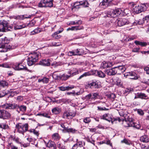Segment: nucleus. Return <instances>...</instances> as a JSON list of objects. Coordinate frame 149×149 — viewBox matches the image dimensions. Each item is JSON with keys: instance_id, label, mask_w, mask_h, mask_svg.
I'll use <instances>...</instances> for the list:
<instances>
[{"instance_id": "1", "label": "nucleus", "mask_w": 149, "mask_h": 149, "mask_svg": "<svg viewBox=\"0 0 149 149\" xmlns=\"http://www.w3.org/2000/svg\"><path fill=\"white\" fill-rule=\"evenodd\" d=\"M11 40V38L6 37L0 38V52H6L8 50L14 49L16 47V46L8 45Z\"/></svg>"}, {"instance_id": "2", "label": "nucleus", "mask_w": 149, "mask_h": 149, "mask_svg": "<svg viewBox=\"0 0 149 149\" xmlns=\"http://www.w3.org/2000/svg\"><path fill=\"white\" fill-rule=\"evenodd\" d=\"M25 24L9 25L7 21L3 20L0 22V32H6L10 31L13 27L15 30L19 29L25 27Z\"/></svg>"}, {"instance_id": "3", "label": "nucleus", "mask_w": 149, "mask_h": 149, "mask_svg": "<svg viewBox=\"0 0 149 149\" xmlns=\"http://www.w3.org/2000/svg\"><path fill=\"white\" fill-rule=\"evenodd\" d=\"M40 56V53L39 52H34L29 54L27 59L28 65L31 66L34 64Z\"/></svg>"}, {"instance_id": "4", "label": "nucleus", "mask_w": 149, "mask_h": 149, "mask_svg": "<svg viewBox=\"0 0 149 149\" xmlns=\"http://www.w3.org/2000/svg\"><path fill=\"white\" fill-rule=\"evenodd\" d=\"M148 7V5L147 3H144L139 6L134 4L133 3H132L131 8L134 12L136 13H139L145 11L147 9Z\"/></svg>"}, {"instance_id": "5", "label": "nucleus", "mask_w": 149, "mask_h": 149, "mask_svg": "<svg viewBox=\"0 0 149 149\" xmlns=\"http://www.w3.org/2000/svg\"><path fill=\"white\" fill-rule=\"evenodd\" d=\"M121 13V10L119 8L111 9L110 11H108L106 15L109 17H115L120 15Z\"/></svg>"}, {"instance_id": "6", "label": "nucleus", "mask_w": 149, "mask_h": 149, "mask_svg": "<svg viewBox=\"0 0 149 149\" xmlns=\"http://www.w3.org/2000/svg\"><path fill=\"white\" fill-rule=\"evenodd\" d=\"M16 130L19 133L23 134L24 133L28 130V125L27 123L22 124L19 123L16 125Z\"/></svg>"}, {"instance_id": "7", "label": "nucleus", "mask_w": 149, "mask_h": 149, "mask_svg": "<svg viewBox=\"0 0 149 149\" xmlns=\"http://www.w3.org/2000/svg\"><path fill=\"white\" fill-rule=\"evenodd\" d=\"M113 0H103L102 2L100 3V5L102 7L105 8L107 7L113 5H117L119 3L120 1H117L115 3L112 2Z\"/></svg>"}, {"instance_id": "8", "label": "nucleus", "mask_w": 149, "mask_h": 149, "mask_svg": "<svg viewBox=\"0 0 149 149\" xmlns=\"http://www.w3.org/2000/svg\"><path fill=\"white\" fill-rule=\"evenodd\" d=\"M123 124L125 127H133L137 129H139L141 127L139 123L134 122L132 120L125 121L124 122Z\"/></svg>"}, {"instance_id": "9", "label": "nucleus", "mask_w": 149, "mask_h": 149, "mask_svg": "<svg viewBox=\"0 0 149 149\" xmlns=\"http://www.w3.org/2000/svg\"><path fill=\"white\" fill-rule=\"evenodd\" d=\"M53 0H41L39 3L38 6L39 7H52L53 6Z\"/></svg>"}, {"instance_id": "10", "label": "nucleus", "mask_w": 149, "mask_h": 149, "mask_svg": "<svg viewBox=\"0 0 149 149\" xmlns=\"http://www.w3.org/2000/svg\"><path fill=\"white\" fill-rule=\"evenodd\" d=\"M115 26H121L129 24V21L124 18H118L115 21Z\"/></svg>"}, {"instance_id": "11", "label": "nucleus", "mask_w": 149, "mask_h": 149, "mask_svg": "<svg viewBox=\"0 0 149 149\" xmlns=\"http://www.w3.org/2000/svg\"><path fill=\"white\" fill-rule=\"evenodd\" d=\"M68 74H64L61 76V78L65 80L70 77H72L78 74V72L75 71L74 70H69L68 72Z\"/></svg>"}, {"instance_id": "12", "label": "nucleus", "mask_w": 149, "mask_h": 149, "mask_svg": "<svg viewBox=\"0 0 149 149\" xmlns=\"http://www.w3.org/2000/svg\"><path fill=\"white\" fill-rule=\"evenodd\" d=\"M99 81L96 79H93L87 84V86L91 88H98L100 85Z\"/></svg>"}, {"instance_id": "13", "label": "nucleus", "mask_w": 149, "mask_h": 149, "mask_svg": "<svg viewBox=\"0 0 149 149\" xmlns=\"http://www.w3.org/2000/svg\"><path fill=\"white\" fill-rule=\"evenodd\" d=\"M76 113L74 112H72L66 111L64 112L62 117L63 118L66 119H71L74 117Z\"/></svg>"}, {"instance_id": "14", "label": "nucleus", "mask_w": 149, "mask_h": 149, "mask_svg": "<svg viewBox=\"0 0 149 149\" xmlns=\"http://www.w3.org/2000/svg\"><path fill=\"white\" fill-rule=\"evenodd\" d=\"M13 68L15 70H26L27 69L26 65H23L22 63H16L12 65Z\"/></svg>"}, {"instance_id": "15", "label": "nucleus", "mask_w": 149, "mask_h": 149, "mask_svg": "<svg viewBox=\"0 0 149 149\" xmlns=\"http://www.w3.org/2000/svg\"><path fill=\"white\" fill-rule=\"evenodd\" d=\"M110 82L112 85H116L121 86L122 85L121 80L120 78L116 77H114L110 80Z\"/></svg>"}, {"instance_id": "16", "label": "nucleus", "mask_w": 149, "mask_h": 149, "mask_svg": "<svg viewBox=\"0 0 149 149\" xmlns=\"http://www.w3.org/2000/svg\"><path fill=\"white\" fill-rule=\"evenodd\" d=\"M11 115L8 112L4 110H0V118L8 119L10 117Z\"/></svg>"}, {"instance_id": "17", "label": "nucleus", "mask_w": 149, "mask_h": 149, "mask_svg": "<svg viewBox=\"0 0 149 149\" xmlns=\"http://www.w3.org/2000/svg\"><path fill=\"white\" fill-rule=\"evenodd\" d=\"M2 107L6 109L13 110L17 109V105L15 103H6L2 105Z\"/></svg>"}, {"instance_id": "18", "label": "nucleus", "mask_w": 149, "mask_h": 149, "mask_svg": "<svg viewBox=\"0 0 149 149\" xmlns=\"http://www.w3.org/2000/svg\"><path fill=\"white\" fill-rule=\"evenodd\" d=\"M135 95L134 99L139 98L142 99L147 100L149 98L148 96L144 93H137L135 94Z\"/></svg>"}, {"instance_id": "19", "label": "nucleus", "mask_w": 149, "mask_h": 149, "mask_svg": "<svg viewBox=\"0 0 149 149\" xmlns=\"http://www.w3.org/2000/svg\"><path fill=\"white\" fill-rule=\"evenodd\" d=\"M114 68L115 70L117 71V73L118 74H120L124 72L126 69L125 66L123 65H118Z\"/></svg>"}, {"instance_id": "20", "label": "nucleus", "mask_w": 149, "mask_h": 149, "mask_svg": "<svg viewBox=\"0 0 149 149\" xmlns=\"http://www.w3.org/2000/svg\"><path fill=\"white\" fill-rule=\"evenodd\" d=\"M113 63L110 62L104 61L101 63L100 67L103 68H110L113 65Z\"/></svg>"}, {"instance_id": "21", "label": "nucleus", "mask_w": 149, "mask_h": 149, "mask_svg": "<svg viewBox=\"0 0 149 149\" xmlns=\"http://www.w3.org/2000/svg\"><path fill=\"white\" fill-rule=\"evenodd\" d=\"M51 60L49 59H43L39 62V64L44 66H48L50 65Z\"/></svg>"}, {"instance_id": "22", "label": "nucleus", "mask_w": 149, "mask_h": 149, "mask_svg": "<svg viewBox=\"0 0 149 149\" xmlns=\"http://www.w3.org/2000/svg\"><path fill=\"white\" fill-rule=\"evenodd\" d=\"M80 50V49H77L75 50L69 51L68 53V55L69 56L80 55V54H79Z\"/></svg>"}, {"instance_id": "23", "label": "nucleus", "mask_w": 149, "mask_h": 149, "mask_svg": "<svg viewBox=\"0 0 149 149\" xmlns=\"http://www.w3.org/2000/svg\"><path fill=\"white\" fill-rule=\"evenodd\" d=\"M26 110V106L24 105H21L20 106L17 105V107L16 111L18 113H19L20 111L25 112Z\"/></svg>"}, {"instance_id": "24", "label": "nucleus", "mask_w": 149, "mask_h": 149, "mask_svg": "<svg viewBox=\"0 0 149 149\" xmlns=\"http://www.w3.org/2000/svg\"><path fill=\"white\" fill-rule=\"evenodd\" d=\"M106 73L108 75L111 76L117 73V71L115 70L114 68L113 67L111 69L107 70Z\"/></svg>"}, {"instance_id": "25", "label": "nucleus", "mask_w": 149, "mask_h": 149, "mask_svg": "<svg viewBox=\"0 0 149 149\" xmlns=\"http://www.w3.org/2000/svg\"><path fill=\"white\" fill-rule=\"evenodd\" d=\"M52 77L55 79H61V74L58 71L54 72L52 75Z\"/></svg>"}, {"instance_id": "26", "label": "nucleus", "mask_w": 149, "mask_h": 149, "mask_svg": "<svg viewBox=\"0 0 149 149\" xmlns=\"http://www.w3.org/2000/svg\"><path fill=\"white\" fill-rule=\"evenodd\" d=\"M141 141L144 143H147L149 141L148 138L146 135H144L141 136L140 139Z\"/></svg>"}, {"instance_id": "27", "label": "nucleus", "mask_w": 149, "mask_h": 149, "mask_svg": "<svg viewBox=\"0 0 149 149\" xmlns=\"http://www.w3.org/2000/svg\"><path fill=\"white\" fill-rule=\"evenodd\" d=\"M52 111L53 113L55 114H57L60 113L61 112V110L60 108L56 107L52 109Z\"/></svg>"}, {"instance_id": "28", "label": "nucleus", "mask_w": 149, "mask_h": 149, "mask_svg": "<svg viewBox=\"0 0 149 149\" xmlns=\"http://www.w3.org/2000/svg\"><path fill=\"white\" fill-rule=\"evenodd\" d=\"M7 149H18V147L14 145L12 143H9L7 146Z\"/></svg>"}, {"instance_id": "29", "label": "nucleus", "mask_w": 149, "mask_h": 149, "mask_svg": "<svg viewBox=\"0 0 149 149\" xmlns=\"http://www.w3.org/2000/svg\"><path fill=\"white\" fill-rule=\"evenodd\" d=\"M134 43L137 45H140L142 47H144L147 45V43L145 42H142L137 40L134 41Z\"/></svg>"}, {"instance_id": "30", "label": "nucleus", "mask_w": 149, "mask_h": 149, "mask_svg": "<svg viewBox=\"0 0 149 149\" xmlns=\"http://www.w3.org/2000/svg\"><path fill=\"white\" fill-rule=\"evenodd\" d=\"M42 30V29L40 28H36L31 32V34L33 35L37 34L41 32Z\"/></svg>"}, {"instance_id": "31", "label": "nucleus", "mask_w": 149, "mask_h": 149, "mask_svg": "<svg viewBox=\"0 0 149 149\" xmlns=\"http://www.w3.org/2000/svg\"><path fill=\"white\" fill-rule=\"evenodd\" d=\"M52 137L54 140L56 141L60 139V137L58 133H55L53 134Z\"/></svg>"}, {"instance_id": "32", "label": "nucleus", "mask_w": 149, "mask_h": 149, "mask_svg": "<svg viewBox=\"0 0 149 149\" xmlns=\"http://www.w3.org/2000/svg\"><path fill=\"white\" fill-rule=\"evenodd\" d=\"M76 142L78 146H79L80 147H84V146H85V142L84 141H78V139H77L76 140Z\"/></svg>"}, {"instance_id": "33", "label": "nucleus", "mask_w": 149, "mask_h": 149, "mask_svg": "<svg viewBox=\"0 0 149 149\" xmlns=\"http://www.w3.org/2000/svg\"><path fill=\"white\" fill-rule=\"evenodd\" d=\"M77 131L75 129L72 128H65V132H71L72 133H75Z\"/></svg>"}, {"instance_id": "34", "label": "nucleus", "mask_w": 149, "mask_h": 149, "mask_svg": "<svg viewBox=\"0 0 149 149\" xmlns=\"http://www.w3.org/2000/svg\"><path fill=\"white\" fill-rule=\"evenodd\" d=\"M105 120L109 122L111 121L112 124L113 123V122L114 121V120H113V119L112 118V116L109 114H107V117L106 118Z\"/></svg>"}, {"instance_id": "35", "label": "nucleus", "mask_w": 149, "mask_h": 149, "mask_svg": "<svg viewBox=\"0 0 149 149\" xmlns=\"http://www.w3.org/2000/svg\"><path fill=\"white\" fill-rule=\"evenodd\" d=\"M57 146L59 149H66L65 146L60 141L57 143Z\"/></svg>"}, {"instance_id": "36", "label": "nucleus", "mask_w": 149, "mask_h": 149, "mask_svg": "<svg viewBox=\"0 0 149 149\" xmlns=\"http://www.w3.org/2000/svg\"><path fill=\"white\" fill-rule=\"evenodd\" d=\"M49 81V79L46 77H44L42 79H38V82H42L44 83H47Z\"/></svg>"}, {"instance_id": "37", "label": "nucleus", "mask_w": 149, "mask_h": 149, "mask_svg": "<svg viewBox=\"0 0 149 149\" xmlns=\"http://www.w3.org/2000/svg\"><path fill=\"white\" fill-rule=\"evenodd\" d=\"M55 145V143L54 142L49 141L47 144L46 146L47 147L49 148H51L54 147Z\"/></svg>"}, {"instance_id": "38", "label": "nucleus", "mask_w": 149, "mask_h": 149, "mask_svg": "<svg viewBox=\"0 0 149 149\" xmlns=\"http://www.w3.org/2000/svg\"><path fill=\"white\" fill-rule=\"evenodd\" d=\"M97 73L98 76L100 77L104 78L105 76L104 73L101 71H97Z\"/></svg>"}, {"instance_id": "39", "label": "nucleus", "mask_w": 149, "mask_h": 149, "mask_svg": "<svg viewBox=\"0 0 149 149\" xmlns=\"http://www.w3.org/2000/svg\"><path fill=\"white\" fill-rule=\"evenodd\" d=\"M8 126L7 124L5 123H0V128L3 129H8Z\"/></svg>"}, {"instance_id": "40", "label": "nucleus", "mask_w": 149, "mask_h": 149, "mask_svg": "<svg viewBox=\"0 0 149 149\" xmlns=\"http://www.w3.org/2000/svg\"><path fill=\"white\" fill-rule=\"evenodd\" d=\"M121 142L122 143H124L125 144L129 145L132 144V142L131 141L126 139H125L121 141Z\"/></svg>"}, {"instance_id": "41", "label": "nucleus", "mask_w": 149, "mask_h": 149, "mask_svg": "<svg viewBox=\"0 0 149 149\" xmlns=\"http://www.w3.org/2000/svg\"><path fill=\"white\" fill-rule=\"evenodd\" d=\"M143 23L142 20L141 19L135 20L134 22L133 23L134 25H137L138 24L141 25Z\"/></svg>"}, {"instance_id": "42", "label": "nucleus", "mask_w": 149, "mask_h": 149, "mask_svg": "<svg viewBox=\"0 0 149 149\" xmlns=\"http://www.w3.org/2000/svg\"><path fill=\"white\" fill-rule=\"evenodd\" d=\"M8 83L5 81H2L0 82V86L3 87L8 86Z\"/></svg>"}, {"instance_id": "43", "label": "nucleus", "mask_w": 149, "mask_h": 149, "mask_svg": "<svg viewBox=\"0 0 149 149\" xmlns=\"http://www.w3.org/2000/svg\"><path fill=\"white\" fill-rule=\"evenodd\" d=\"M59 33H58L57 31L55 32L54 34H53L52 35V36L53 38L55 39H58L60 38L61 36L60 35H58V34Z\"/></svg>"}, {"instance_id": "44", "label": "nucleus", "mask_w": 149, "mask_h": 149, "mask_svg": "<svg viewBox=\"0 0 149 149\" xmlns=\"http://www.w3.org/2000/svg\"><path fill=\"white\" fill-rule=\"evenodd\" d=\"M26 139L28 141L31 143L32 144H34V143H35V141L36 140V139H33L30 136L27 138Z\"/></svg>"}, {"instance_id": "45", "label": "nucleus", "mask_w": 149, "mask_h": 149, "mask_svg": "<svg viewBox=\"0 0 149 149\" xmlns=\"http://www.w3.org/2000/svg\"><path fill=\"white\" fill-rule=\"evenodd\" d=\"M37 115L39 116H42L48 118H50V116L49 114L46 113H39Z\"/></svg>"}, {"instance_id": "46", "label": "nucleus", "mask_w": 149, "mask_h": 149, "mask_svg": "<svg viewBox=\"0 0 149 149\" xmlns=\"http://www.w3.org/2000/svg\"><path fill=\"white\" fill-rule=\"evenodd\" d=\"M73 31H77L78 30H80L83 29L84 27L83 26H73Z\"/></svg>"}, {"instance_id": "47", "label": "nucleus", "mask_w": 149, "mask_h": 149, "mask_svg": "<svg viewBox=\"0 0 149 149\" xmlns=\"http://www.w3.org/2000/svg\"><path fill=\"white\" fill-rule=\"evenodd\" d=\"M79 3L80 5H83L84 7H86L88 6V4L86 1H80Z\"/></svg>"}, {"instance_id": "48", "label": "nucleus", "mask_w": 149, "mask_h": 149, "mask_svg": "<svg viewBox=\"0 0 149 149\" xmlns=\"http://www.w3.org/2000/svg\"><path fill=\"white\" fill-rule=\"evenodd\" d=\"M134 74H135V72H127L125 73L124 74V76L125 77H129L131 75H134Z\"/></svg>"}, {"instance_id": "49", "label": "nucleus", "mask_w": 149, "mask_h": 149, "mask_svg": "<svg viewBox=\"0 0 149 149\" xmlns=\"http://www.w3.org/2000/svg\"><path fill=\"white\" fill-rule=\"evenodd\" d=\"M36 21L34 20H32L28 24V26L29 27H31L33 26L36 24Z\"/></svg>"}, {"instance_id": "50", "label": "nucleus", "mask_w": 149, "mask_h": 149, "mask_svg": "<svg viewBox=\"0 0 149 149\" xmlns=\"http://www.w3.org/2000/svg\"><path fill=\"white\" fill-rule=\"evenodd\" d=\"M66 91H68L72 90L75 87V86L73 85H69L68 86H65Z\"/></svg>"}, {"instance_id": "51", "label": "nucleus", "mask_w": 149, "mask_h": 149, "mask_svg": "<svg viewBox=\"0 0 149 149\" xmlns=\"http://www.w3.org/2000/svg\"><path fill=\"white\" fill-rule=\"evenodd\" d=\"M89 75H90V74L89 72H85V73H84V74H82V75H81L77 79L78 80L84 77H86V76H88Z\"/></svg>"}, {"instance_id": "52", "label": "nucleus", "mask_w": 149, "mask_h": 149, "mask_svg": "<svg viewBox=\"0 0 149 149\" xmlns=\"http://www.w3.org/2000/svg\"><path fill=\"white\" fill-rule=\"evenodd\" d=\"M138 78V77L137 76L135 72V74L134 75H131L129 77V79H136Z\"/></svg>"}, {"instance_id": "53", "label": "nucleus", "mask_w": 149, "mask_h": 149, "mask_svg": "<svg viewBox=\"0 0 149 149\" xmlns=\"http://www.w3.org/2000/svg\"><path fill=\"white\" fill-rule=\"evenodd\" d=\"M8 93H6V91L4 90L0 93V98L4 96L5 95L7 94Z\"/></svg>"}, {"instance_id": "54", "label": "nucleus", "mask_w": 149, "mask_h": 149, "mask_svg": "<svg viewBox=\"0 0 149 149\" xmlns=\"http://www.w3.org/2000/svg\"><path fill=\"white\" fill-rule=\"evenodd\" d=\"M13 140L17 143H18L21 144L22 143L21 141L19 138H14Z\"/></svg>"}, {"instance_id": "55", "label": "nucleus", "mask_w": 149, "mask_h": 149, "mask_svg": "<svg viewBox=\"0 0 149 149\" xmlns=\"http://www.w3.org/2000/svg\"><path fill=\"white\" fill-rule=\"evenodd\" d=\"M103 143H106L108 145H109L110 146L112 147V143H111L109 140H108L106 141H104L102 142Z\"/></svg>"}, {"instance_id": "56", "label": "nucleus", "mask_w": 149, "mask_h": 149, "mask_svg": "<svg viewBox=\"0 0 149 149\" xmlns=\"http://www.w3.org/2000/svg\"><path fill=\"white\" fill-rule=\"evenodd\" d=\"M91 119L89 118H86L84 120V122L86 123H88L91 121Z\"/></svg>"}, {"instance_id": "57", "label": "nucleus", "mask_w": 149, "mask_h": 149, "mask_svg": "<svg viewBox=\"0 0 149 149\" xmlns=\"http://www.w3.org/2000/svg\"><path fill=\"white\" fill-rule=\"evenodd\" d=\"M138 113L140 115H143L144 114L143 111L141 109H139L137 110Z\"/></svg>"}, {"instance_id": "58", "label": "nucleus", "mask_w": 149, "mask_h": 149, "mask_svg": "<svg viewBox=\"0 0 149 149\" xmlns=\"http://www.w3.org/2000/svg\"><path fill=\"white\" fill-rule=\"evenodd\" d=\"M107 117V114L105 113L100 116L101 119L106 120V118Z\"/></svg>"}, {"instance_id": "59", "label": "nucleus", "mask_w": 149, "mask_h": 149, "mask_svg": "<svg viewBox=\"0 0 149 149\" xmlns=\"http://www.w3.org/2000/svg\"><path fill=\"white\" fill-rule=\"evenodd\" d=\"M140 50L139 48H134L132 49V51L134 52H139Z\"/></svg>"}, {"instance_id": "60", "label": "nucleus", "mask_w": 149, "mask_h": 149, "mask_svg": "<svg viewBox=\"0 0 149 149\" xmlns=\"http://www.w3.org/2000/svg\"><path fill=\"white\" fill-rule=\"evenodd\" d=\"M58 88L59 89L62 91H66V87L63 86H61L60 87H58Z\"/></svg>"}, {"instance_id": "61", "label": "nucleus", "mask_w": 149, "mask_h": 149, "mask_svg": "<svg viewBox=\"0 0 149 149\" xmlns=\"http://www.w3.org/2000/svg\"><path fill=\"white\" fill-rule=\"evenodd\" d=\"M60 43H57L55 42H52V45L54 46H59Z\"/></svg>"}, {"instance_id": "62", "label": "nucleus", "mask_w": 149, "mask_h": 149, "mask_svg": "<svg viewBox=\"0 0 149 149\" xmlns=\"http://www.w3.org/2000/svg\"><path fill=\"white\" fill-rule=\"evenodd\" d=\"M144 70L146 72L147 74H149V68L148 67H145L144 68Z\"/></svg>"}, {"instance_id": "63", "label": "nucleus", "mask_w": 149, "mask_h": 149, "mask_svg": "<svg viewBox=\"0 0 149 149\" xmlns=\"http://www.w3.org/2000/svg\"><path fill=\"white\" fill-rule=\"evenodd\" d=\"M30 17V16H28L27 15H24L21 16V18L22 19H23L25 18H29Z\"/></svg>"}, {"instance_id": "64", "label": "nucleus", "mask_w": 149, "mask_h": 149, "mask_svg": "<svg viewBox=\"0 0 149 149\" xmlns=\"http://www.w3.org/2000/svg\"><path fill=\"white\" fill-rule=\"evenodd\" d=\"M144 20H149V14L143 18Z\"/></svg>"}]
</instances>
